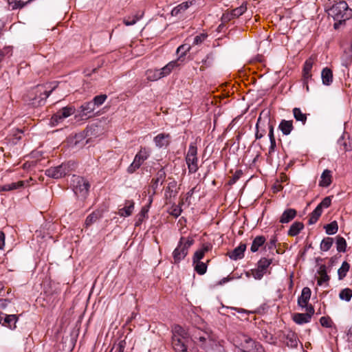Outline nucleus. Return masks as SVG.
Returning <instances> with one entry per match:
<instances>
[{
  "instance_id": "nucleus-63",
  "label": "nucleus",
  "mask_w": 352,
  "mask_h": 352,
  "mask_svg": "<svg viewBox=\"0 0 352 352\" xmlns=\"http://www.w3.org/2000/svg\"><path fill=\"white\" fill-rule=\"evenodd\" d=\"M181 209H174V210L172 212V214L175 216V217H178L179 215H180L181 214Z\"/></svg>"
},
{
  "instance_id": "nucleus-5",
  "label": "nucleus",
  "mask_w": 352,
  "mask_h": 352,
  "mask_svg": "<svg viewBox=\"0 0 352 352\" xmlns=\"http://www.w3.org/2000/svg\"><path fill=\"white\" fill-rule=\"evenodd\" d=\"M71 186L74 194L78 199H85L87 197L90 185L85 178L73 175Z\"/></svg>"
},
{
  "instance_id": "nucleus-25",
  "label": "nucleus",
  "mask_w": 352,
  "mask_h": 352,
  "mask_svg": "<svg viewBox=\"0 0 352 352\" xmlns=\"http://www.w3.org/2000/svg\"><path fill=\"white\" fill-rule=\"evenodd\" d=\"M134 209V202L133 201H126L124 208L120 209L119 214L122 217L130 216Z\"/></svg>"
},
{
  "instance_id": "nucleus-33",
  "label": "nucleus",
  "mask_w": 352,
  "mask_h": 352,
  "mask_svg": "<svg viewBox=\"0 0 352 352\" xmlns=\"http://www.w3.org/2000/svg\"><path fill=\"white\" fill-rule=\"evenodd\" d=\"M293 115L296 121L305 124L307 122V114L302 112L300 108L293 109Z\"/></svg>"
},
{
  "instance_id": "nucleus-19",
  "label": "nucleus",
  "mask_w": 352,
  "mask_h": 352,
  "mask_svg": "<svg viewBox=\"0 0 352 352\" xmlns=\"http://www.w3.org/2000/svg\"><path fill=\"white\" fill-rule=\"evenodd\" d=\"M212 249L210 243H206L202 245L200 250H197L192 257V263L200 261L205 256V254Z\"/></svg>"
},
{
  "instance_id": "nucleus-14",
  "label": "nucleus",
  "mask_w": 352,
  "mask_h": 352,
  "mask_svg": "<svg viewBox=\"0 0 352 352\" xmlns=\"http://www.w3.org/2000/svg\"><path fill=\"white\" fill-rule=\"evenodd\" d=\"M314 63V58L312 56L309 57L304 63L302 75H303V82L304 84L306 85L307 91H309V87L307 85L308 80L311 78V71L313 67V65Z\"/></svg>"
},
{
  "instance_id": "nucleus-58",
  "label": "nucleus",
  "mask_w": 352,
  "mask_h": 352,
  "mask_svg": "<svg viewBox=\"0 0 352 352\" xmlns=\"http://www.w3.org/2000/svg\"><path fill=\"white\" fill-rule=\"evenodd\" d=\"M233 19H234V17L232 15V13L231 11L223 14V15L221 16V21L224 23L228 22Z\"/></svg>"
},
{
  "instance_id": "nucleus-10",
  "label": "nucleus",
  "mask_w": 352,
  "mask_h": 352,
  "mask_svg": "<svg viewBox=\"0 0 352 352\" xmlns=\"http://www.w3.org/2000/svg\"><path fill=\"white\" fill-rule=\"evenodd\" d=\"M75 113V108L72 106H67L62 108L52 116L51 120L54 124L62 122L65 118Z\"/></svg>"
},
{
  "instance_id": "nucleus-64",
  "label": "nucleus",
  "mask_w": 352,
  "mask_h": 352,
  "mask_svg": "<svg viewBox=\"0 0 352 352\" xmlns=\"http://www.w3.org/2000/svg\"><path fill=\"white\" fill-rule=\"evenodd\" d=\"M246 342H247V344H249L250 346H252L255 343L254 341L250 338L247 339Z\"/></svg>"
},
{
  "instance_id": "nucleus-18",
  "label": "nucleus",
  "mask_w": 352,
  "mask_h": 352,
  "mask_svg": "<svg viewBox=\"0 0 352 352\" xmlns=\"http://www.w3.org/2000/svg\"><path fill=\"white\" fill-rule=\"evenodd\" d=\"M246 250V245L241 243L238 247L234 248L231 252L228 254L229 257L234 261L241 259L244 256V252Z\"/></svg>"
},
{
  "instance_id": "nucleus-51",
  "label": "nucleus",
  "mask_w": 352,
  "mask_h": 352,
  "mask_svg": "<svg viewBox=\"0 0 352 352\" xmlns=\"http://www.w3.org/2000/svg\"><path fill=\"white\" fill-rule=\"evenodd\" d=\"M17 320L16 315H6L4 318V323H6L8 327H12V323L15 324Z\"/></svg>"
},
{
  "instance_id": "nucleus-42",
  "label": "nucleus",
  "mask_w": 352,
  "mask_h": 352,
  "mask_svg": "<svg viewBox=\"0 0 352 352\" xmlns=\"http://www.w3.org/2000/svg\"><path fill=\"white\" fill-rule=\"evenodd\" d=\"M336 248L339 252H344L346 251V243L343 237L337 236Z\"/></svg>"
},
{
  "instance_id": "nucleus-38",
  "label": "nucleus",
  "mask_w": 352,
  "mask_h": 352,
  "mask_svg": "<svg viewBox=\"0 0 352 352\" xmlns=\"http://www.w3.org/2000/svg\"><path fill=\"white\" fill-rule=\"evenodd\" d=\"M333 243V239L331 237H326L320 243V250L327 252L330 250Z\"/></svg>"
},
{
  "instance_id": "nucleus-53",
  "label": "nucleus",
  "mask_w": 352,
  "mask_h": 352,
  "mask_svg": "<svg viewBox=\"0 0 352 352\" xmlns=\"http://www.w3.org/2000/svg\"><path fill=\"white\" fill-rule=\"evenodd\" d=\"M126 341L124 340H120L116 347H113L111 352L115 349L114 352H124L126 347Z\"/></svg>"
},
{
  "instance_id": "nucleus-43",
  "label": "nucleus",
  "mask_w": 352,
  "mask_h": 352,
  "mask_svg": "<svg viewBox=\"0 0 352 352\" xmlns=\"http://www.w3.org/2000/svg\"><path fill=\"white\" fill-rule=\"evenodd\" d=\"M247 10L246 3H242L239 7L231 10L234 18H238Z\"/></svg>"
},
{
  "instance_id": "nucleus-54",
  "label": "nucleus",
  "mask_w": 352,
  "mask_h": 352,
  "mask_svg": "<svg viewBox=\"0 0 352 352\" xmlns=\"http://www.w3.org/2000/svg\"><path fill=\"white\" fill-rule=\"evenodd\" d=\"M126 341L124 340H120L116 347H113L111 352L115 349L114 352H124L126 347Z\"/></svg>"
},
{
  "instance_id": "nucleus-21",
  "label": "nucleus",
  "mask_w": 352,
  "mask_h": 352,
  "mask_svg": "<svg viewBox=\"0 0 352 352\" xmlns=\"http://www.w3.org/2000/svg\"><path fill=\"white\" fill-rule=\"evenodd\" d=\"M297 214V212L295 209L289 208L285 210L282 214L280 218V222L281 223H287L294 219Z\"/></svg>"
},
{
  "instance_id": "nucleus-15",
  "label": "nucleus",
  "mask_w": 352,
  "mask_h": 352,
  "mask_svg": "<svg viewBox=\"0 0 352 352\" xmlns=\"http://www.w3.org/2000/svg\"><path fill=\"white\" fill-rule=\"evenodd\" d=\"M195 339L199 342V346L206 351L212 347L213 344V340L210 338V336L205 332L198 336H195Z\"/></svg>"
},
{
  "instance_id": "nucleus-27",
  "label": "nucleus",
  "mask_w": 352,
  "mask_h": 352,
  "mask_svg": "<svg viewBox=\"0 0 352 352\" xmlns=\"http://www.w3.org/2000/svg\"><path fill=\"white\" fill-rule=\"evenodd\" d=\"M191 47L188 44H183L179 46L177 49V54L178 58L176 60H179L180 64L183 62V58L186 55L187 52L190 51Z\"/></svg>"
},
{
  "instance_id": "nucleus-32",
  "label": "nucleus",
  "mask_w": 352,
  "mask_h": 352,
  "mask_svg": "<svg viewBox=\"0 0 352 352\" xmlns=\"http://www.w3.org/2000/svg\"><path fill=\"white\" fill-rule=\"evenodd\" d=\"M23 185H24V182L23 181H19L17 182H12L10 184H6L0 187V190L10 191V190L18 189V188L23 186Z\"/></svg>"
},
{
  "instance_id": "nucleus-29",
  "label": "nucleus",
  "mask_w": 352,
  "mask_h": 352,
  "mask_svg": "<svg viewBox=\"0 0 352 352\" xmlns=\"http://www.w3.org/2000/svg\"><path fill=\"white\" fill-rule=\"evenodd\" d=\"M146 76L149 81H156L162 78L160 70L158 69H148L146 72Z\"/></svg>"
},
{
  "instance_id": "nucleus-23",
  "label": "nucleus",
  "mask_w": 352,
  "mask_h": 352,
  "mask_svg": "<svg viewBox=\"0 0 352 352\" xmlns=\"http://www.w3.org/2000/svg\"><path fill=\"white\" fill-rule=\"evenodd\" d=\"M278 128L282 131L283 135H288L294 129L293 121L283 120L280 122Z\"/></svg>"
},
{
  "instance_id": "nucleus-45",
  "label": "nucleus",
  "mask_w": 352,
  "mask_h": 352,
  "mask_svg": "<svg viewBox=\"0 0 352 352\" xmlns=\"http://www.w3.org/2000/svg\"><path fill=\"white\" fill-rule=\"evenodd\" d=\"M243 174V173L241 170H237L229 180L228 184L230 186L234 184L241 177Z\"/></svg>"
},
{
  "instance_id": "nucleus-31",
  "label": "nucleus",
  "mask_w": 352,
  "mask_h": 352,
  "mask_svg": "<svg viewBox=\"0 0 352 352\" xmlns=\"http://www.w3.org/2000/svg\"><path fill=\"white\" fill-rule=\"evenodd\" d=\"M265 242V238L263 236H257L252 241L250 250L252 252L258 251V248L261 247Z\"/></svg>"
},
{
  "instance_id": "nucleus-57",
  "label": "nucleus",
  "mask_w": 352,
  "mask_h": 352,
  "mask_svg": "<svg viewBox=\"0 0 352 352\" xmlns=\"http://www.w3.org/2000/svg\"><path fill=\"white\" fill-rule=\"evenodd\" d=\"M206 36H207L204 34L197 35L193 39L192 45L201 44L206 39Z\"/></svg>"
},
{
  "instance_id": "nucleus-8",
  "label": "nucleus",
  "mask_w": 352,
  "mask_h": 352,
  "mask_svg": "<svg viewBox=\"0 0 352 352\" xmlns=\"http://www.w3.org/2000/svg\"><path fill=\"white\" fill-rule=\"evenodd\" d=\"M71 171L68 164H62L58 166L51 167L45 170V175L54 179H60L69 174Z\"/></svg>"
},
{
  "instance_id": "nucleus-52",
  "label": "nucleus",
  "mask_w": 352,
  "mask_h": 352,
  "mask_svg": "<svg viewBox=\"0 0 352 352\" xmlns=\"http://www.w3.org/2000/svg\"><path fill=\"white\" fill-rule=\"evenodd\" d=\"M331 199L330 198V197H326L317 206L319 207L322 210L323 208H329L331 206Z\"/></svg>"
},
{
  "instance_id": "nucleus-56",
  "label": "nucleus",
  "mask_w": 352,
  "mask_h": 352,
  "mask_svg": "<svg viewBox=\"0 0 352 352\" xmlns=\"http://www.w3.org/2000/svg\"><path fill=\"white\" fill-rule=\"evenodd\" d=\"M260 120H261V117L258 118V119L257 120V123L256 124V132L255 134L256 139L262 138L265 135V131L264 129L262 131H259V129H258V125H259Z\"/></svg>"
},
{
  "instance_id": "nucleus-9",
  "label": "nucleus",
  "mask_w": 352,
  "mask_h": 352,
  "mask_svg": "<svg viewBox=\"0 0 352 352\" xmlns=\"http://www.w3.org/2000/svg\"><path fill=\"white\" fill-rule=\"evenodd\" d=\"M280 338L287 346L291 348L297 347L299 340L297 334L294 331L285 329L281 332Z\"/></svg>"
},
{
  "instance_id": "nucleus-46",
  "label": "nucleus",
  "mask_w": 352,
  "mask_h": 352,
  "mask_svg": "<svg viewBox=\"0 0 352 352\" xmlns=\"http://www.w3.org/2000/svg\"><path fill=\"white\" fill-rule=\"evenodd\" d=\"M107 96L105 94H101L99 96H96L93 99V102L95 104V106H100L106 100Z\"/></svg>"
},
{
  "instance_id": "nucleus-50",
  "label": "nucleus",
  "mask_w": 352,
  "mask_h": 352,
  "mask_svg": "<svg viewBox=\"0 0 352 352\" xmlns=\"http://www.w3.org/2000/svg\"><path fill=\"white\" fill-rule=\"evenodd\" d=\"M98 214L96 212H92L90 214L85 220V224L87 226L91 225L94 222H95L98 219Z\"/></svg>"
},
{
  "instance_id": "nucleus-30",
  "label": "nucleus",
  "mask_w": 352,
  "mask_h": 352,
  "mask_svg": "<svg viewBox=\"0 0 352 352\" xmlns=\"http://www.w3.org/2000/svg\"><path fill=\"white\" fill-rule=\"evenodd\" d=\"M318 274L320 275V278L318 280V284L319 285H321L324 283L329 281V276L327 275V267L324 265H322L320 266L318 270Z\"/></svg>"
},
{
  "instance_id": "nucleus-16",
  "label": "nucleus",
  "mask_w": 352,
  "mask_h": 352,
  "mask_svg": "<svg viewBox=\"0 0 352 352\" xmlns=\"http://www.w3.org/2000/svg\"><path fill=\"white\" fill-rule=\"evenodd\" d=\"M311 289L305 287L302 289L301 294L298 298V305L302 308L307 309V307L312 306L311 305H309V301L311 298Z\"/></svg>"
},
{
  "instance_id": "nucleus-13",
  "label": "nucleus",
  "mask_w": 352,
  "mask_h": 352,
  "mask_svg": "<svg viewBox=\"0 0 352 352\" xmlns=\"http://www.w3.org/2000/svg\"><path fill=\"white\" fill-rule=\"evenodd\" d=\"M166 177V172L163 168H162L157 173L155 177H153L151 182V188L153 190V195L156 193V190L159 186H162L165 181Z\"/></svg>"
},
{
  "instance_id": "nucleus-59",
  "label": "nucleus",
  "mask_w": 352,
  "mask_h": 352,
  "mask_svg": "<svg viewBox=\"0 0 352 352\" xmlns=\"http://www.w3.org/2000/svg\"><path fill=\"white\" fill-rule=\"evenodd\" d=\"M269 138H270V141H271L272 140H275V137H274V126L270 124L269 126Z\"/></svg>"
},
{
  "instance_id": "nucleus-62",
  "label": "nucleus",
  "mask_w": 352,
  "mask_h": 352,
  "mask_svg": "<svg viewBox=\"0 0 352 352\" xmlns=\"http://www.w3.org/2000/svg\"><path fill=\"white\" fill-rule=\"evenodd\" d=\"M276 239L275 237H274L273 239H271L268 243L269 248L270 249L274 248L276 247Z\"/></svg>"
},
{
  "instance_id": "nucleus-35",
  "label": "nucleus",
  "mask_w": 352,
  "mask_h": 352,
  "mask_svg": "<svg viewBox=\"0 0 352 352\" xmlns=\"http://www.w3.org/2000/svg\"><path fill=\"white\" fill-rule=\"evenodd\" d=\"M95 104L91 101L85 102L81 106V111L84 116H88L95 110Z\"/></svg>"
},
{
  "instance_id": "nucleus-3",
  "label": "nucleus",
  "mask_w": 352,
  "mask_h": 352,
  "mask_svg": "<svg viewBox=\"0 0 352 352\" xmlns=\"http://www.w3.org/2000/svg\"><path fill=\"white\" fill-rule=\"evenodd\" d=\"M190 340L188 333L179 325L173 329L172 345L176 352H186Z\"/></svg>"
},
{
  "instance_id": "nucleus-47",
  "label": "nucleus",
  "mask_w": 352,
  "mask_h": 352,
  "mask_svg": "<svg viewBox=\"0 0 352 352\" xmlns=\"http://www.w3.org/2000/svg\"><path fill=\"white\" fill-rule=\"evenodd\" d=\"M177 187V182L173 179L169 182L168 186L166 188V194H169L170 196L172 195L173 191H175Z\"/></svg>"
},
{
  "instance_id": "nucleus-22",
  "label": "nucleus",
  "mask_w": 352,
  "mask_h": 352,
  "mask_svg": "<svg viewBox=\"0 0 352 352\" xmlns=\"http://www.w3.org/2000/svg\"><path fill=\"white\" fill-rule=\"evenodd\" d=\"M321 78L323 85L329 86L333 82V72L329 67H324L321 72Z\"/></svg>"
},
{
  "instance_id": "nucleus-1",
  "label": "nucleus",
  "mask_w": 352,
  "mask_h": 352,
  "mask_svg": "<svg viewBox=\"0 0 352 352\" xmlns=\"http://www.w3.org/2000/svg\"><path fill=\"white\" fill-rule=\"evenodd\" d=\"M55 88L51 82L38 85L28 92L25 100L34 107L42 106Z\"/></svg>"
},
{
  "instance_id": "nucleus-40",
  "label": "nucleus",
  "mask_w": 352,
  "mask_h": 352,
  "mask_svg": "<svg viewBox=\"0 0 352 352\" xmlns=\"http://www.w3.org/2000/svg\"><path fill=\"white\" fill-rule=\"evenodd\" d=\"M325 232L327 234L331 235L334 234L338 232V223L336 221H332L331 223L327 224L324 226Z\"/></svg>"
},
{
  "instance_id": "nucleus-60",
  "label": "nucleus",
  "mask_w": 352,
  "mask_h": 352,
  "mask_svg": "<svg viewBox=\"0 0 352 352\" xmlns=\"http://www.w3.org/2000/svg\"><path fill=\"white\" fill-rule=\"evenodd\" d=\"M5 245V234L0 231V250H2Z\"/></svg>"
},
{
  "instance_id": "nucleus-12",
  "label": "nucleus",
  "mask_w": 352,
  "mask_h": 352,
  "mask_svg": "<svg viewBox=\"0 0 352 352\" xmlns=\"http://www.w3.org/2000/svg\"><path fill=\"white\" fill-rule=\"evenodd\" d=\"M307 313H296L293 315V320L298 324H303L310 322L312 316L314 314V308L313 306L307 307L305 309Z\"/></svg>"
},
{
  "instance_id": "nucleus-44",
  "label": "nucleus",
  "mask_w": 352,
  "mask_h": 352,
  "mask_svg": "<svg viewBox=\"0 0 352 352\" xmlns=\"http://www.w3.org/2000/svg\"><path fill=\"white\" fill-rule=\"evenodd\" d=\"M142 16H138L135 14L133 16H129L128 18H124L123 19V23L126 26L133 25L135 24L140 19Z\"/></svg>"
},
{
  "instance_id": "nucleus-6",
  "label": "nucleus",
  "mask_w": 352,
  "mask_h": 352,
  "mask_svg": "<svg viewBox=\"0 0 352 352\" xmlns=\"http://www.w3.org/2000/svg\"><path fill=\"white\" fill-rule=\"evenodd\" d=\"M151 155V151L149 148L146 147L141 146L139 151L135 155L133 161L127 168V173L129 174H133L138 169L140 168V166L143 164V163L148 159Z\"/></svg>"
},
{
  "instance_id": "nucleus-17",
  "label": "nucleus",
  "mask_w": 352,
  "mask_h": 352,
  "mask_svg": "<svg viewBox=\"0 0 352 352\" xmlns=\"http://www.w3.org/2000/svg\"><path fill=\"white\" fill-rule=\"evenodd\" d=\"M170 135L168 133H160L156 135L153 141L158 148L166 147L170 144Z\"/></svg>"
},
{
  "instance_id": "nucleus-49",
  "label": "nucleus",
  "mask_w": 352,
  "mask_h": 352,
  "mask_svg": "<svg viewBox=\"0 0 352 352\" xmlns=\"http://www.w3.org/2000/svg\"><path fill=\"white\" fill-rule=\"evenodd\" d=\"M320 324L327 328L331 327L333 321L329 317L322 316L320 319Z\"/></svg>"
},
{
  "instance_id": "nucleus-26",
  "label": "nucleus",
  "mask_w": 352,
  "mask_h": 352,
  "mask_svg": "<svg viewBox=\"0 0 352 352\" xmlns=\"http://www.w3.org/2000/svg\"><path fill=\"white\" fill-rule=\"evenodd\" d=\"M192 5V2H188V1H186V2H183L182 3H180L179 5H178L177 6L175 7L172 10H171V15L172 16H178L179 14H182L184 13L189 7L190 6Z\"/></svg>"
},
{
  "instance_id": "nucleus-34",
  "label": "nucleus",
  "mask_w": 352,
  "mask_h": 352,
  "mask_svg": "<svg viewBox=\"0 0 352 352\" xmlns=\"http://www.w3.org/2000/svg\"><path fill=\"white\" fill-rule=\"evenodd\" d=\"M322 210L318 206L314 210V211L309 214V224H314L317 222L319 217L321 216Z\"/></svg>"
},
{
  "instance_id": "nucleus-24",
  "label": "nucleus",
  "mask_w": 352,
  "mask_h": 352,
  "mask_svg": "<svg viewBox=\"0 0 352 352\" xmlns=\"http://www.w3.org/2000/svg\"><path fill=\"white\" fill-rule=\"evenodd\" d=\"M331 172L329 170H324L320 177L319 185L322 187H328L331 184Z\"/></svg>"
},
{
  "instance_id": "nucleus-55",
  "label": "nucleus",
  "mask_w": 352,
  "mask_h": 352,
  "mask_svg": "<svg viewBox=\"0 0 352 352\" xmlns=\"http://www.w3.org/2000/svg\"><path fill=\"white\" fill-rule=\"evenodd\" d=\"M148 210L144 207L142 208L140 212L138 214V220L135 223V226H138L144 219L145 214L148 212Z\"/></svg>"
},
{
  "instance_id": "nucleus-11",
  "label": "nucleus",
  "mask_w": 352,
  "mask_h": 352,
  "mask_svg": "<svg viewBox=\"0 0 352 352\" xmlns=\"http://www.w3.org/2000/svg\"><path fill=\"white\" fill-rule=\"evenodd\" d=\"M272 263V259L261 258L257 264V268L252 270V274L255 279L260 280L266 273L267 267Z\"/></svg>"
},
{
  "instance_id": "nucleus-20",
  "label": "nucleus",
  "mask_w": 352,
  "mask_h": 352,
  "mask_svg": "<svg viewBox=\"0 0 352 352\" xmlns=\"http://www.w3.org/2000/svg\"><path fill=\"white\" fill-rule=\"evenodd\" d=\"M180 65L179 60H175L169 62L164 67L160 69L162 78L169 75L174 69L179 67Z\"/></svg>"
},
{
  "instance_id": "nucleus-37",
  "label": "nucleus",
  "mask_w": 352,
  "mask_h": 352,
  "mask_svg": "<svg viewBox=\"0 0 352 352\" xmlns=\"http://www.w3.org/2000/svg\"><path fill=\"white\" fill-rule=\"evenodd\" d=\"M193 265H194L195 271L200 275L204 274L207 271L206 263H205L201 261H197L196 263H193Z\"/></svg>"
},
{
  "instance_id": "nucleus-4",
  "label": "nucleus",
  "mask_w": 352,
  "mask_h": 352,
  "mask_svg": "<svg viewBox=\"0 0 352 352\" xmlns=\"http://www.w3.org/2000/svg\"><path fill=\"white\" fill-rule=\"evenodd\" d=\"M194 243V239L192 237L182 236L179 241L177 246L173 252V258L174 263H179L184 259L188 253V250Z\"/></svg>"
},
{
  "instance_id": "nucleus-36",
  "label": "nucleus",
  "mask_w": 352,
  "mask_h": 352,
  "mask_svg": "<svg viewBox=\"0 0 352 352\" xmlns=\"http://www.w3.org/2000/svg\"><path fill=\"white\" fill-rule=\"evenodd\" d=\"M32 0H28L24 2L21 0H8V4L10 6H11L12 10L21 9L29 3Z\"/></svg>"
},
{
  "instance_id": "nucleus-61",
  "label": "nucleus",
  "mask_w": 352,
  "mask_h": 352,
  "mask_svg": "<svg viewBox=\"0 0 352 352\" xmlns=\"http://www.w3.org/2000/svg\"><path fill=\"white\" fill-rule=\"evenodd\" d=\"M276 146V140H272L270 141V146L269 148V153H271L274 152Z\"/></svg>"
},
{
  "instance_id": "nucleus-28",
  "label": "nucleus",
  "mask_w": 352,
  "mask_h": 352,
  "mask_svg": "<svg viewBox=\"0 0 352 352\" xmlns=\"http://www.w3.org/2000/svg\"><path fill=\"white\" fill-rule=\"evenodd\" d=\"M304 225L302 223L299 221H296L290 226L288 230V235L294 236L298 235L300 232L303 229Z\"/></svg>"
},
{
  "instance_id": "nucleus-48",
  "label": "nucleus",
  "mask_w": 352,
  "mask_h": 352,
  "mask_svg": "<svg viewBox=\"0 0 352 352\" xmlns=\"http://www.w3.org/2000/svg\"><path fill=\"white\" fill-rule=\"evenodd\" d=\"M12 49L11 47H5L2 50H0V63L3 60L6 56L12 55Z\"/></svg>"
},
{
  "instance_id": "nucleus-7",
  "label": "nucleus",
  "mask_w": 352,
  "mask_h": 352,
  "mask_svg": "<svg viewBox=\"0 0 352 352\" xmlns=\"http://www.w3.org/2000/svg\"><path fill=\"white\" fill-rule=\"evenodd\" d=\"M197 147L195 143H190L186 156L189 173H195L198 169Z\"/></svg>"
},
{
  "instance_id": "nucleus-39",
  "label": "nucleus",
  "mask_w": 352,
  "mask_h": 352,
  "mask_svg": "<svg viewBox=\"0 0 352 352\" xmlns=\"http://www.w3.org/2000/svg\"><path fill=\"white\" fill-rule=\"evenodd\" d=\"M349 264L346 261H344L341 267L338 270V277L340 280L344 278L346 276V273L349 270Z\"/></svg>"
},
{
  "instance_id": "nucleus-2",
  "label": "nucleus",
  "mask_w": 352,
  "mask_h": 352,
  "mask_svg": "<svg viewBox=\"0 0 352 352\" xmlns=\"http://www.w3.org/2000/svg\"><path fill=\"white\" fill-rule=\"evenodd\" d=\"M329 15L331 16L336 21L333 27L337 30L341 24L352 17V10L349 8L345 1H340L333 4L329 10Z\"/></svg>"
},
{
  "instance_id": "nucleus-41",
  "label": "nucleus",
  "mask_w": 352,
  "mask_h": 352,
  "mask_svg": "<svg viewBox=\"0 0 352 352\" xmlns=\"http://www.w3.org/2000/svg\"><path fill=\"white\" fill-rule=\"evenodd\" d=\"M352 297V289L349 288H344L342 289L339 294V298L346 302H349Z\"/></svg>"
}]
</instances>
